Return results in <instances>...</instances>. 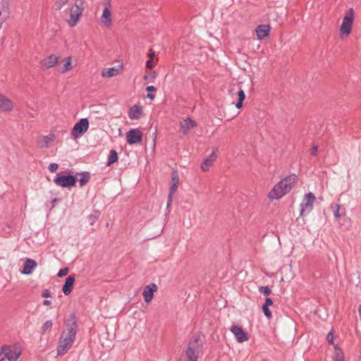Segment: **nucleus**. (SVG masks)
<instances>
[{"label":"nucleus","instance_id":"17","mask_svg":"<svg viewBox=\"0 0 361 361\" xmlns=\"http://www.w3.org/2000/svg\"><path fill=\"white\" fill-rule=\"evenodd\" d=\"M55 138V135L53 133L41 136L37 139V145L40 148H47L54 142Z\"/></svg>","mask_w":361,"mask_h":361},{"label":"nucleus","instance_id":"22","mask_svg":"<svg viewBox=\"0 0 361 361\" xmlns=\"http://www.w3.org/2000/svg\"><path fill=\"white\" fill-rule=\"evenodd\" d=\"M121 71V67L105 68L102 71L101 75L103 78H110L120 75Z\"/></svg>","mask_w":361,"mask_h":361},{"label":"nucleus","instance_id":"46","mask_svg":"<svg viewBox=\"0 0 361 361\" xmlns=\"http://www.w3.org/2000/svg\"><path fill=\"white\" fill-rule=\"evenodd\" d=\"M3 23H4V21L0 20V30L1 29Z\"/></svg>","mask_w":361,"mask_h":361},{"label":"nucleus","instance_id":"45","mask_svg":"<svg viewBox=\"0 0 361 361\" xmlns=\"http://www.w3.org/2000/svg\"><path fill=\"white\" fill-rule=\"evenodd\" d=\"M43 304L45 306H49L51 304V302L50 300H44Z\"/></svg>","mask_w":361,"mask_h":361},{"label":"nucleus","instance_id":"38","mask_svg":"<svg viewBox=\"0 0 361 361\" xmlns=\"http://www.w3.org/2000/svg\"><path fill=\"white\" fill-rule=\"evenodd\" d=\"M68 273V268L61 269L58 272V276L59 277L64 276L67 275Z\"/></svg>","mask_w":361,"mask_h":361},{"label":"nucleus","instance_id":"40","mask_svg":"<svg viewBox=\"0 0 361 361\" xmlns=\"http://www.w3.org/2000/svg\"><path fill=\"white\" fill-rule=\"evenodd\" d=\"M59 167V165L55 163L50 164L49 165V169L51 172H55Z\"/></svg>","mask_w":361,"mask_h":361},{"label":"nucleus","instance_id":"8","mask_svg":"<svg viewBox=\"0 0 361 361\" xmlns=\"http://www.w3.org/2000/svg\"><path fill=\"white\" fill-rule=\"evenodd\" d=\"M89 128V121L87 118H81L78 122H77L71 132L72 137L74 139H78L85 132L87 131Z\"/></svg>","mask_w":361,"mask_h":361},{"label":"nucleus","instance_id":"34","mask_svg":"<svg viewBox=\"0 0 361 361\" xmlns=\"http://www.w3.org/2000/svg\"><path fill=\"white\" fill-rule=\"evenodd\" d=\"M156 77H157L156 72L155 71H152L150 73L145 75L143 76V79L145 80H147V81H150V82H154V80L156 79Z\"/></svg>","mask_w":361,"mask_h":361},{"label":"nucleus","instance_id":"29","mask_svg":"<svg viewBox=\"0 0 361 361\" xmlns=\"http://www.w3.org/2000/svg\"><path fill=\"white\" fill-rule=\"evenodd\" d=\"M77 176H80V178L78 180L80 187L85 185L90 180V173L87 172L78 173Z\"/></svg>","mask_w":361,"mask_h":361},{"label":"nucleus","instance_id":"44","mask_svg":"<svg viewBox=\"0 0 361 361\" xmlns=\"http://www.w3.org/2000/svg\"><path fill=\"white\" fill-rule=\"evenodd\" d=\"M310 152L312 155H314V156L316 155L317 152V147L314 146L313 147H312L310 149Z\"/></svg>","mask_w":361,"mask_h":361},{"label":"nucleus","instance_id":"39","mask_svg":"<svg viewBox=\"0 0 361 361\" xmlns=\"http://www.w3.org/2000/svg\"><path fill=\"white\" fill-rule=\"evenodd\" d=\"M340 207H340L339 204H336V207H335V210L334 212V215L337 219H338L341 216V214H340V212H339Z\"/></svg>","mask_w":361,"mask_h":361},{"label":"nucleus","instance_id":"7","mask_svg":"<svg viewBox=\"0 0 361 361\" xmlns=\"http://www.w3.org/2000/svg\"><path fill=\"white\" fill-rule=\"evenodd\" d=\"M103 11L100 18L102 24L106 27H110L112 25V5L111 0H104Z\"/></svg>","mask_w":361,"mask_h":361},{"label":"nucleus","instance_id":"21","mask_svg":"<svg viewBox=\"0 0 361 361\" xmlns=\"http://www.w3.org/2000/svg\"><path fill=\"white\" fill-rule=\"evenodd\" d=\"M217 158V155L214 151H213L201 164V169L202 171H207L209 168L214 164V161Z\"/></svg>","mask_w":361,"mask_h":361},{"label":"nucleus","instance_id":"24","mask_svg":"<svg viewBox=\"0 0 361 361\" xmlns=\"http://www.w3.org/2000/svg\"><path fill=\"white\" fill-rule=\"evenodd\" d=\"M142 114V107L139 104L131 106L128 111V117L131 120L139 119Z\"/></svg>","mask_w":361,"mask_h":361},{"label":"nucleus","instance_id":"25","mask_svg":"<svg viewBox=\"0 0 361 361\" xmlns=\"http://www.w3.org/2000/svg\"><path fill=\"white\" fill-rule=\"evenodd\" d=\"M195 121L190 118H187L180 123V131L184 134H187L188 132L196 126Z\"/></svg>","mask_w":361,"mask_h":361},{"label":"nucleus","instance_id":"27","mask_svg":"<svg viewBox=\"0 0 361 361\" xmlns=\"http://www.w3.org/2000/svg\"><path fill=\"white\" fill-rule=\"evenodd\" d=\"M75 280V279L73 276H70L66 279L62 288L64 295H68L71 293Z\"/></svg>","mask_w":361,"mask_h":361},{"label":"nucleus","instance_id":"3","mask_svg":"<svg viewBox=\"0 0 361 361\" xmlns=\"http://www.w3.org/2000/svg\"><path fill=\"white\" fill-rule=\"evenodd\" d=\"M355 19V13L353 8L345 11L338 29L341 38H346L351 35Z\"/></svg>","mask_w":361,"mask_h":361},{"label":"nucleus","instance_id":"1","mask_svg":"<svg viewBox=\"0 0 361 361\" xmlns=\"http://www.w3.org/2000/svg\"><path fill=\"white\" fill-rule=\"evenodd\" d=\"M297 180L295 175L293 174L281 179L274 185L267 196L269 200H279L288 193L295 185Z\"/></svg>","mask_w":361,"mask_h":361},{"label":"nucleus","instance_id":"43","mask_svg":"<svg viewBox=\"0 0 361 361\" xmlns=\"http://www.w3.org/2000/svg\"><path fill=\"white\" fill-rule=\"evenodd\" d=\"M173 195H169V197H168V202H167V207L169 208L171 204V202H172V200H173Z\"/></svg>","mask_w":361,"mask_h":361},{"label":"nucleus","instance_id":"31","mask_svg":"<svg viewBox=\"0 0 361 361\" xmlns=\"http://www.w3.org/2000/svg\"><path fill=\"white\" fill-rule=\"evenodd\" d=\"M118 161V154L117 152L112 149L110 151L109 156L108 158L107 166H111L112 164Z\"/></svg>","mask_w":361,"mask_h":361},{"label":"nucleus","instance_id":"9","mask_svg":"<svg viewBox=\"0 0 361 361\" xmlns=\"http://www.w3.org/2000/svg\"><path fill=\"white\" fill-rule=\"evenodd\" d=\"M54 183L62 188L74 187L76 184V178L73 176H58L54 180Z\"/></svg>","mask_w":361,"mask_h":361},{"label":"nucleus","instance_id":"12","mask_svg":"<svg viewBox=\"0 0 361 361\" xmlns=\"http://www.w3.org/2000/svg\"><path fill=\"white\" fill-rule=\"evenodd\" d=\"M15 108L14 102L5 94L0 93V112L9 114Z\"/></svg>","mask_w":361,"mask_h":361},{"label":"nucleus","instance_id":"10","mask_svg":"<svg viewBox=\"0 0 361 361\" xmlns=\"http://www.w3.org/2000/svg\"><path fill=\"white\" fill-rule=\"evenodd\" d=\"M142 140V133L139 128H132L126 133V140L129 145L140 144Z\"/></svg>","mask_w":361,"mask_h":361},{"label":"nucleus","instance_id":"36","mask_svg":"<svg viewBox=\"0 0 361 361\" xmlns=\"http://www.w3.org/2000/svg\"><path fill=\"white\" fill-rule=\"evenodd\" d=\"M259 291L264 295H269L271 292V289L268 286H260L259 288Z\"/></svg>","mask_w":361,"mask_h":361},{"label":"nucleus","instance_id":"5","mask_svg":"<svg viewBox=\"0 0 361 361\" xmlns=\"http://www.w3.org/2000/svg\"><path fill=\"white\" fill-rule=\"evenodd\" d=\"M22 348L18 344L4 345L0 348V361H18Z\"/></svg>","mask_w":361,"mask_h":361},{"label":"nucleus","instance_id":"41","mask_svg":"<svg viewBox=\"0 0 361 361\" xmlns=\"http://www.w3.org/2000/svg\"><path fill=\"white\" fill-rule=\"evenodd\" d=\"M42 296L43 298H51V292L49 290H43V292L42 293Z\"/></svg>","mask_w":361,"mask_h":361},{"label":"nucleus","instance_id":"33","mask_svg":"<svg viewBox=\"0 0 361 361\" xmlns=\"http://www.w3.org/2000/svg\"><path fill=\"white\" fill-rule=\"evenodd\" d=\"M53 323L51 320H47L42 326L41 331L42 334L50 332L52 329Z\"/></svg>","mask_w":361,"mask_h":361},{"label":"nucleus","instance_id":"19","mask_svg":"<svg viewBox=\"0 0 361 361\" xmlns=\"http://www.w3.org/2000/svg\"><path fill=\"white\" fill-rule=\"evenodd\" d=\"M271 27L269 25H260L255 29L257 39L262 40L269 35Z\"/></svg>","mask_w":361,"mask_h":361},{"label":"nucleus","instance_id":"14","mask_svg":"<svg viewBox=\"0 0 361 361\" xmlns=\"http://www.w3.org/2000/svg\"><path fill=\"white\" fill-rule=\"evenodd\" d=\"M314 201L315 196L312 192L306 194L304 196L302 202L301 204V214H303L305 212H310L313 208V204Z\"/></svg>","mask_w":361,"mask_h":361},{"label":"nucleus","instance_id":"11","mask_svg":"<svg viewBox=\"0 0 361 361\" xmlns=\"http://www.w3.org/2000/svg\"><path fill=\"white\" fill-rule=\"evenodd\" d=\"M326 339L330 344H332L334 347V355L332 357V361H346L343 351L337 345L334 343V336L332 331H330Z\"/></svg>","mask_w":361,"mask_h":361},{"label":"nucleus","instance_id":"32","mask_svg":"<svg viewBox=\"0 0 361 361\" xmlns=\"http://www.w3.org/2000/svg\"><path fill=\"white\" fill-rule=\"evenodd\" d=\"M238 102L235 104L236 108L240 109L243 106V102L245 98V94L243 90L240 89L238 92Z\"/></svg>","mask_w":361,"mask_h":361},{"label":"nucleus","instance_id":"37","mask_svg":"<svg viewBox=\"0 0 361 361\" xmlns=\"http://www.w3.org/2000/svg\"><path fill=\"white\" fill-rule=\"evenodd\" d=\"M156 65V61L154 59H149L146 63V68L148 69H152Z\"/></svg>","mask_w":361,"mask_h":361},{"label":"nucleus","instance_id":"2","mask_svg":"<svg viewBox=\"0 0 361 361\" xmlns=\"http://www.w3.org/2000/svg\"><path fill=\"white\" fill-rule=\"evenodd\" d=\"M76 328V324L73 322L70 325H67L66 329L62 332L56 349L57 355L61 356L65 355L71 348L75 338Z\"/></svg>","mask_w":361,"mask_h":361},{"label":"nucleus","instance_id":"4","mask_svg":"<svg viewBox=\"0 0 361 361\" xmlns=\"http://www.w3.org/2000/svg\"><path fill=\"white\" fill-rule=\"evenodd\" d=\"M83 10L84 0H75L73 4L65 11L69 15L66 22L70 27H75L78 24L82 17Z\"/></svg>","mask_w":361,"mask_h":361},{"label":"nucleus","instance_id":"15","mask_svg":"<svg viewBox=\"0 0 361 361\" xmlns=\"http://www.w3.org/2000/svg\"><path fill=\"white\" fill-rule=\"evenodd\" d=\"M59 61V56L56 54H50L42 59V66L45 69L55 67Z\"/></svg>","mask_w":361,"mask_h":361},{"label":"nucleus","instance_id":"20","mask_svg":"<svg viewBox=\"0 0 361 361\" xmlns=\"http://www.w3.org/2000/svg\"><path fill=\"white\" fill-rule=\"evenodd\" d=\"M37 267V263L32 259H26L21 273L25 275H30Z\"/></svg>","mask_w":361,"mask_h":361},{"label":"nucleus","instance_id":"6","mask_svg":"<svg viewBox=\"0 0 361 361\" xmlns=\"http://www.w3.org/2000/svg\"><path fill=\"white\" fill-rule=\"evenodd\" d=\"M202 341L200 336L192 337L190 341L185 354L188 361H197L202 354Z\"/></svg>","mask_w":361,"mask_h":361},{"label":"nucleus","instance_id":"30","mask_svg":"<svg viewBox=\"0 0 361 361\" xmlns=\"http://www.w3.org/2000/svg\"><path fill=\"white\" fill-rule=\"evenodd\" d=\"M68 3V0H55L53 9L55 11H61Z\"/></svg>","mask_w":361,"mask_h":361},{"label":"nucleus","instance_id":"42","mask_svg":"<svg viewBox=\"0 0 361 361\" xmlns=\"http://www.w3.org/2000/svg\"><path fill=\"white\" fill-rule=\"evenodd\" d=\"M148 57L149 59H154V58L156 56V53L154 50L152 49H149V52H148V54H147Z\"/></svg>","mask_w":361,"mask_h":361},{"label":"nucleus","instance_id":"16","mask_svg":"<svg viewBox=\"0 0 361 361\" xmlns=\"http://www.w3.org/2000/svg\"><path fill=\"white\" fill-rule=\"evenodd\" d=\"M157 291V286L155 283H151L145 287L142 293L144 300L147 303H149L153 298L154 293Z\"/></svg>","mask_w":361,"mask_h":361},{"label":"nucleus","instance_id":"26","mask_svg":"<svg viewBox=\"0 0 361 361\" xmlns=\"http://www.w3.org/2000/svg\"><path fill=\"white\" fill-rule=\"evenodd\" d=\"M180 178L176 171H173L171 174V178L170 181L169 195H173L177 190L179 185Z\"/></svg>","mask_w":361,"mask_h":361},{"label":"nucleus","instance_id":"28","mask_svg":"<svg viewBox=\"0 0 361 361\" xmlns=\"http://www.w3.org/2000/svg\"><path fill=\"white\" fill-rule=\"evenodd\" d=\"M272 305H273L272 300L269 298H267L265 300V303L262 306V311H263L264 315L269 319L271 317V312L269 310L268 307H269V306H271Z\"/></svg>","mask_w":361,"mask_h":361},{"label":"nucleus","instance_id":"13","mask_svg":"<svg viewBox=\"0 0 361 361\" xmlns=\"http://www.w3.org/2000/svg\"><path fill=\"white\" fill-rule=\"evenodd\" d=\"M231 331L234 335L236 341L240 343H244L249 340V335L243 328L238 325H233L231 327Z\"/></svg>","mask_w":361,"mask_h":361},{"label":"nucleus","instance_id":"23","mask_svg":"<svg viewBox=\"0 0 361 361\" xmlns=\"http://www.w3.org/2000/svg\"><path fill=\"white\" fill-rule=\"evenodd\" d=\"M9 16V1H0V20L5 22Z\"/></svg>","mask_w":361,"mask_h":361},{"label":"nucleus","instance_id":"18","mask_svg":"<svg viewBox=\"0 0 361 361\" xmlns=\"http://www.w3.org/2000/svg\"><path fill=\"white\" fill-rule=\"evenodd\" d=\"M73 67L74 66L73 64V56H68L61 60L59 72L61 74H64L73 70Z\"/></svg>","mask_w":361,"mask_h":361},{"label":"nucleus","instance_id":"35","mask_svg":"<svg viewBox=\"0 0 361 361\" xmlns=\"http://www.w3.org/2000/svg\"><path fill=\"white\" fill-rule=\"evenodd\" d=\"M146 90L149 92L147 95V97L150 99L151 100H153L154 99L155 96H154V94H151L150 92H155L156 88L154 86L150 85V86L147 87Z\"/></svg>","mask_w":361,"mask_h":361}]
</instances>
